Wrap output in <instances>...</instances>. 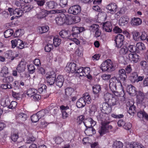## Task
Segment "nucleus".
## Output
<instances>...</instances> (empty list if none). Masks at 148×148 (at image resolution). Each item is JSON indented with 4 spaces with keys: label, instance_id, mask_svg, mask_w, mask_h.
<instances>
[{
    "label": "nucleus",
    "instance_id": "f257e3e1",
    "mask_svg": "<svg viewBox=\"0 0 148 148\" xmlns=\"http://www.w3.org/2000/svg\"><path fill=\"white\" fill-rule=\"evenodd\" d=\"M117 67L110 59H107L101 65L100 69L103 71L111 72L114 71Z\"/></svg>",
    "mask_w": 148,
    "mask_h": 148
},
{
    "label": "nucleus",
    "instance_id": "f03ea898",
    "mask_svg": "<svg viewBox=\"0 0 148 148\" xmlns=\"http://www.w3.org/2000/svg\"><path fill=\"white\" fill-rule=\"evenodd\" d=\"M103 98L106 102H108L112 106L117 105L118 103V100L116 96L109 93H104Z\"/></svg>",
    "mask_w": 148,
    "mask_h": 148
},
{
    "label": "nucleus",
    "instance_id": "7ed1b4c3",
    "mask_svg": "<svg viewBox=\"0 0 148 148\" xmlns=\"http://www.w3.org/2000/svg\"><path fill=\"white\" fill-rule=\"evenodd\" d=\"M109 121H105L101 123V126L99 128L98 132L102 136L109 132V130L112 129V126L109 125Z\"/></svg>",
    "mask_w": 148,
    "mask_h": 148
},
{
    "label": "nucleus",
    "instance_id": "20e7f679",
    "mask_svg": "<svg viewBox=\"0 0 148 148\" xmlns=\"http://www.w3.org/2000/svg\"><path fill=\"white\" fill-rule=\"evenodd\" d=\"M118 85L122 86L121 82L120 81H118L114 78L110 80L109 85L110 89L115 95L118 93V92L116 91L117 86Z\"/></svg>",
    "mask_w": 148,
    "mask_h": 148
},
{
    "label": "nucleus",
    "instance_id": "39448f33",
    "mask_svg": "<svg viewBox=\"0 0 148 148\" xmlns=\"http://www.w3.org/2000/svg\"><path fill=\"white\" fill-rule=\"evenodd\" d=\"M83 122L86 129L85 131V133L88 134V128L90 127L94 126L96 124V122L90 118H88L85 119Z\"/></svg>",
    "mask_w": 148,
    "mask_h": 148
},
{
    "label": "nucleus",
    "instance_id": "423d86ee",
    "mask_svg": "<svg viewBox=\"0 0 148 148\" xmlns=\"http://www.w3.org/2000/svg\"><path fill=\"white\" fill-rule=\"evenodd\" d=\"M127 77L125 70L121 69L118 70V73L116 74V77L114 78L121 82V81H125Z\"/></svg>",
    "mask_w": 148,
    "mask_h": 148
},
{
    "label": "nucleus",
    "instance_id": "0eeeda50",
    "mask_svg": "<svg viewBox=\"0 0 148 148\" xmlns=\"http://www.w3.org/2000/svg\"><path fill=\"white\" fill-rule=\"evenodd\" d=\"M114 39L116 47L120 48L123 45V42L125 40L124 36L121 34H119L115 37Z\"/></svg>",
    "mask_w": 148,
    "mask_h": 148
},
{
    "label": "nucleus",
    "instance_id": "6e6552de",
    "mask_svg": "<svg viewBox=\"0 0 148 148\" xmlns=\"http://www.w3.org/2000/svg\"><path fill=\"white\" fill-rule=\"evenodd\" d=\"M101 108L102 112L107 114L111 113L112 111V106L106 102L102 103Z\"/></svg>",
    "mask_w": 148,
    "mask_h": 148
},
{
    "label": "nucleus",
    "instance_id": "1a4fd4ad",
    "mask_svg": "<svg viewBox=\"0 0 148 148\" xmlns=\"http://www.w3.org/2000/svg\"><path fill=\"white\" fill-rule=\"evenodd\" d=\"M81 7L79 5H75L71 6L68 10V12L74 15H76L80 13Z\"/></svg>",
    "mask_w": 148,
    "mask_h": 148
},
{
    "label": "nucleus",
    "instance_id": "9d476101",
    "mask_svg": "<svg viewBox=\"0 0 148 148\" xmlns=\"http://www.w3.org/2000/svg\"><path fill=\"white\" fill-rule=\"evenodd\" d=\"M136 96V102L138 104H142L144 103L145 95L143 92L138 91L135 94Z\"/></svg>",
    "mask_w": 148,
    "mask_h": 148
},
{
    "label": "nucleus",
    "instance_id": "9b49d317",
    "mask_svg": "<svg viewBox=\"0 0 148 148\" xmlns=\"http://www.w3.org/2000/svg\"><path fill=\"white\" fill-rule=\"evenodd\" d=\"M85 30L84 27H79L76 26H73L72 31L73 33L72 35L74 37H76L77 36V34L82 32Z\"/></svg>",
    "mask_w": 148,
    "mask_h": 148
},
{
    "label": "nucleus",
    "instance_id": "f8f14e48",
    "mask_svg": "<svg viewBox=\"0 0 148 148\" xmlns=\"http://www.w3.org/2000/svg\"><path fill=\"white\" fill-rule=\"evenodd\" d=\"M80 21L79 17L77 16L71 18L69 16H66L65 23L67 25H71L74 23H77Z\"/></svg>",
    "mask_w": 148,
    "mask_h": 148
},
{
    "label": "nucleus",
    "instance_id": "ddd939ff",
    "mask_svg": "<svg viewBox=\"0 0 148 148\" xmlns=\"http://www.w3.org/2000/svg\"><path fill=\"white\" fill-rule=\"evenodd\" d=\"M66 16L64 14H62L61 16L56 17L55 20L57 25H62L65 23Z\"/></svg>",
    "mask_w": 148,
    "mask_h": 148
},
{
    "label": "nucleus",
    "instance_id": "4468645a",
    "mask_svg": "<svg viewBox=\"0 0 148 148\" xmlns=\"http://www.w3.org/2000/svg\"><path fill=\"white\" fill-rule=\"evenodd\" d=\"M18 56V54H16L14 55V53L11 50L7 51L5 53V57L8 59H11V60H13Z\"/></svg>",
    "mask_w": 148,
    "mask_h": 148
},
{
    "label": "nucleus",
    "instance_id": "2eb2a0df",
    "mask_svg": "<svg viewBox=\"0 0 148 148\" xmlns=\"http://www.w3.org/2000/svg\"><path fill=\"white\" fill-rule=\"evenodd\" d=\"M126 91L130 95L132 96H134L137 92L135 87L132 85H130L127 86Z\"/></svg>",
    "mask_w": 148,
    "mask_h": 148
},
{
    "label": "nucleus",
    "instance_id": "dca6fc26",
    "mask_svg": "<svg viewBox=\"0 0 148 148\" xmlns=\"http://www.w3.org/2000/svg\"><path fill=\"white\" fill-rule=\"evenodd\" d=\"M102 28L103 30L107 32H110L112 30V25L110 22L107 21L103 23Z\"/></svg>",
    "mask_w": 148,
    "mask_h": 148
},
{
    "label": "nucleus",
    "instance_id": "f3484780",
    "mask_svg": "<svg viewBox=\"0 0 148 148\" xmlns=\"http://www.w3.org/2000/svg\"><path fill=\"white\" fill-rule=\"evenodd\" d=\"M106 8L112 13H114L117 11V6L115 3H111L107 6Z\"/></svg>",
    "mask_w": 148,
    "mask_h": 148
},
{
    "label": "nucleus",
    "instance_id": "a211bd4d",
    "mask_svg": "<svg viewBox=\"0 0 148 148\" xmlns=\"http://www.w3.org/2000/svg\"><path fill=\"white\" fill-rule=\"evenodd\" d=\"M1 79L2 82L8 83L12 82L14 80V78L11 76H7L6 75H1Z\"/></svg>",
    "mask_w": 148,
    "mask_h": 148
},
{
    "label": "nucleus",
    "instance_id": "6ab92c4d",
    "mask_svg": "<svg viewBox=\"0 0 148 148\" xmlns=\"http://www.w3.org/2000/svg\"><path fill=\"white\" fill-rule=\"evenodd\" d=\"M137 114L139 118L143 119L144 118L148 121V115L144 110H140L137 112Z\"/></svg>",
    "mask_w": 148,
    "mask_h": 148
},
{
    "label": "nucleus",
    "instance_id": "aec40b11",
    "mask_svg": "<svg viewBox=\"0 0 148 148\" xmlns=\"http://www.w3.org/2000/svg\"><path fill=\"white\" fill-rule=\"evenodd\" d=\"M129 20V18L127 16H121L120 18L119 23L121 26H123L127 24Z\"/></svg>",
    "mask_w": 148,
    "mask_h": 148
},
{
    "label": "nucleus",
    "instance_id": "412c9836",
    "mask_svg": "<svg viewBox=\"0 0 148 148\" xmlns=\"http://www.w3.org/2000/svg\"><path fill=\"white\" fill-rule=\"evenodd\" d=\"M25 67L26 65L24 64V63L22 61H21L18 65L16 70L20 73H23L25 71Z\"/></svg>",
    "mask_w": 148,
    "mask_h": 148
},
{
    "label": "nucleus",
    "instance_id": "4be33fe9",
    "mask_svg": "<svg viewBox=\"0 0 148 148\" xmlns=\"http://www.w3.org/2000/svg\"><path fill=\"white\" fill-rule=\"evenodd\" d=\"M64 81V78L62 75L58 76L56 80V84L57 86L61 88L63 85Z\"/></svg>",
    "mask_w": 148,
    "mask_h": 148
},
{
    "label": "nucleus",
    "instance_id": "5701e85b",
    "mask_svg": "<svg viewBox=\"0 0 148 148\" xmlns=\"http://www.w3.org/2000/svg\"><path fill=\"white\" fill-rule=\"evenodd\" d=\"M129 57L130 60L136 63L139 60L140 57L136 53H130Z\"/></svg>",
    "mask_w": 148,
    "mask_h": 148
},
{
    "label": "nucleus",
    "instance_id": "b1692460",
    "mask_svg": "<svg viewBox=\"0 0 148 148\" xmlns=\"http://www.w3.org/2000/svg\"><path fill=\"white\" fill-rule=\"evenodd\" d=\"M142 23V20L139 18L133 17L132 18L131 24L134 25H138Z\"/></svg>",
    "mask_w": 148,
    "mask_h": 148
},
{
    "label": "nucleus",
    "instance_id": "393cba45",
    "mask_svg": "<svg viewBox=\"0 0 148 148\" xmlns=\"http://www.w3.org/2000/svg\"><path fill=\"white\" fill-rule=\"evenodd\" d=\"M46 5L47 8L52 9L55 8L57 6V3L54 1H51L47 2Z\"/></svg>",
    "mask_w": 148,
    "mask_h": 148
},
{
    "label": "nucleus",
    "instance_id": "a878e982",
    "mask_svg": "<svg viewBox=\"0 0 148 148\" xmlns=\"http://www.w3.org/2000/svg\"><path fill=\"white\" fill-rule=\"evenodd\" d=\"M37 93V90L34 88H29L27 92V94L29 97H32L35 94Z\"/></svg>",
    "mask_w": 148,
    "mask_h": 148
},
{
    "label": "nucleus",
    "instance_id": "bb28decb",
    "mask_svg": "<svg viewBox=\"0 0 148 148\" xmlns=\"http://www.w3.org/2000/svg\"><path fill=\"white\" fill-rule=\"evenodd\" d=\"M82 97L86 103L89 104L91 103V98L88 93L86 92L84 94Z\"/></svg>",
    "mask_w": 148,
    "mask_h": 148
},
{
    "label": "nucleus",
    "instance_id": "cd10ccee",
    "mask_svg": "<svg viewBox=\"0 0 148 148\" xmlns=\"http://www.w3.org/2000/svg\"><path fill=\"white\" fill-rule=\"evenodd\" d=\"M17 118L22 121H25L27 118V115L26 114L23 112L19 113L16 116Z\"/></svg>",
    "mask_w": 148,
    "mask_h": 148
},
{
    "label": "nucleus",
    "instance_id": "c85d7f7f",
    "mask_svg": "<svg viewBox=\"0 0 148 148\" xmlns=\"http://www.w3.org/2000/svg\"><path fill=\"white\" fill-rule=\"evenodd\" d=\"M14 33L13 30L11 29H9L6 30L4 33L5 38H8L12 36Z\"/></svg>",
    "mask_w": 148,
    "mask_h": 148
},
{
    "label": "nucleus",
    "instance_id": "c756f323",
    "mask_svg": "<svg viewBox=\"0 0 148 148\" xmlns=\"http://www.w3.org/2000/svg\"><path fill=\"white\" fill-rule=\"evenodd\" d=\"M59 35L62 38L70 39L68 37V32L66 30H63L60 31L59 33Z\"/></svg>",
    "mask_w": 148,
    "mask_h": 148
},
{
    "label": "nucleus",
    "instance_id": "7c9ffc66",
    "mask_svg": "<svg viewBox=\"0 0 148 148\" xmlns=\"http://www.w3.org/2000/svg\"><path fill=\"white\" fill-rule=\"evenodd\" d=\"M23 13V11L20 8H16L14 10V15L16 17H20L22 16Z\"/></svg>",
    "mask_w": 148,
    "mask_h": 148
},
{
    "label": "nucleus",
    "instance_id": "2f4dec72",
    "mask_svg": "<svg viewBox=\"0 0 148 148\" xmlns=\"http://www.w3.org/2000/svg\"><path fill=\"white\" fill-rule=\"evenodd\" d=\"M138 75L136 72H133L130 77V79L131 81L133 83L136 82Z\"/></svg>",
    "mask_w": 148,
    "mask_h": 148
},
{
    "label": "nucleus",
    "instance_id": "473e14b6",
    "mask_svg": "<svg viewBox=\"0 0 148 148\" xmlns=\"http://www.w3.org/2000/svg\"><path fill=\"white\" fill-rule=\"evenodd\" d=\"M123 146V143L119 141H115L112 145V147L114 148H121Z\"/></svg>",
    "mask_w": 148,
    "mask_h": 148
},
{
    "label": "nucleus",
    "instance_id": "72a5a7b5",
    "mask_svg": "<svg viewBox=\"0 0 148 148\" xmlns=\"http://www.w3.org/2000/svg\"><path fill=\"white\" fill-rule=\"evenodd\" d=\"M76 74V76L78 77H80L84 75L83 74V67H80L79 68L77 67V69L76 70V71L75 72Z\"/></svg>",
    "mask_w": 148,
    "mask_h": 148
},
{
    "label": "nucleus",
    "instance_id": "f704fd0d",
    "mask_svg": "<svg viewBox=\"0 0 148 148\" xmlns=\"http://www.w3.org/2000/svg\"><path fill=\"white\" fill-rule=\"evenodd\" d=\"M10 104V101L8 99H6L5 100L3 99L1 100V105L3 107H7L9 108V106Z\"/></svg>",
    "mask_w": 148,
    "mask_h": 148
},
{
    "label": "nucleus",
    "instance_id": "c9c22d12",
    "mask_svg": "<svg viewBox=\"0 0 148 148\" xmlns=\"http://www.w3.org/2000/svg\"><path fill=\"white\" fill-rule=\"evenodd\" d=\"M136 108L135 106L133 104L130 107L128 111V112L131 115L134 116L135 112H136Z\"/></svg>",
    "mask_w": 148,
    "mask_h": 148
},
{
    "label": "nucleus",
    "instance_id": "e433bc0d",
    "mask_svg": "<svg viewBox=\"0 0 148 148\" xmlns=\"http://www.w3.org/2000/svg\"><path fill=\"white\" fill-rule=\"evenodd\" d=\"M49 29V28L48 26L40 27L39 28V32L40 34H42L47 32Z\"/></svg>",
    "mask_w": 148,
    "mask_h": 148
},
{
    "label": "nucleus",
    "instance_id": "4c0bfd02",
    "mask_svg": "<svg viewBox=\"0 0 148 148\" xmlns=\"http://www.w3.org/2000/svg\"><path fill=\"white\" fill-rule=\"evenodd\" d=\"M17 48L21 49L23 48L24 47V43L20 39H17Z\"/></svg>",
    "mask_w": 148,
    "mask_h": 148
},
{
    "label": "nucleus",
    "instance_id": "58836bf2",
    "mask_svg": "<svg viewBox=\"0 0 148 148\" xmlns=\"http://www.w3.org/2000/svg\"><path fill=\"white\" fill-rule=\"evenodd\" d=\"M128 51L131 53H138L136 46L134 45H130L128 46L127 48Z\"/></svg>",
    "mask_w": 148,
    "mask_h": 148
},
{
    "label": "nucleus",
    "instance_id": "ea45409f",
    "mask_svg": "<svg viewBox=\"0 0 148 148\" xmlns=\"http://www.w3.org/2000/svg\"><path fill=\"white\" fill-rule=\"evenodd\" d=\"M93 92L95 94H98L101 90V87L99 85H94L92 87Z\"/></svg>",
    "mask_w": 148,
    "mask_h": 148
},
{
    "label": "nucleus",
    "instance_id": "a19ab883",
    "mask_svg": "<svg viewBox=\"0 0 148 148\" xmlns=\"http://www.w3.org/2000/svg\"><path fill=\"white\" fill-rule=\"evenodd\" d=\"M130 148H145L142 145L136 142H134L132 144H130Z\"/></svg>",
    "mask_w": 148,
    "mask_h": 148
},
{
    "label": "nucleus",
    "instance_id": "79ce46f5",
    "mask_svg": "<svg viewBox=\"0 0 148 148\" xmlns=\"http://www.w3.org/2000/svg\"><path fill=\"white\" fill-rule=\"evenodd\" d=\"M128 51L127 47L124 46L120 49L119 53L120 54L122 55H125L128 53Z\"/></svg>",
    "mask_w": 148,
    "mask_h": 148
},
{
    "label": "nucleus",
    "instance_id": "37998d69",
    "mask_svg": "<svg viewBox=\"0 0 148 148\" xmlns=\"http://www.w3.org/2000/svg\"><path fill=\"white\" fill-rule=\"evenodd\" d=\"M46 79L56 77V75L53 71L48 72L45 75Z\"/></svg>",
    "mask_w": 148,
    "mask_h": 148
},
{
    "label": "nucleus",
    "instance_id": "c03bdc74",
    "mask_svg": "<svg viewBox=\"0 0 148 148\" xmlns=\"http://www.w3.org/2000/svg\"><path fill=\"white\" fill-rule=\"evenodd\" d=\"M53 49V45L52 44L48 43L45 47V50L46 52H50Z\"/></svg>",
    "mask_w": 148,
    "mask_h": 148
},
{
    "label": "nucleus",
    "instance_id": "a18cd8bd",
    "mask_svg": "<svg viewBox=\"0 0 148 148\" xmlns=\"http://www.w3.org/2000/svg\"><path fill=\"white\" fill-rule=\"evenodd\" d=\"M73 91V89L71 88H66L65 90L66 95L67 97L70 96Z\"/></svg>",
    "mask_w": 148,
    "mask_h": 148
},
{
    "label": "nucleus",
    "instance_id": "49530a36",
    "mask_svg": "<svg viewBox=\"0 0 148 148\" xmlns=\"http://www.w3.org/2000/svg\"><path fill=\"white\" fill-rule=\"evenodd\" d=\"M69 64L71 69V73H75L76 71V70L77 69V65L74 63H71Z\"/></svg>",
    "mask_w": 148,
    "mask_h": 148
},
{
    "label": "nucleus",
    "instance_id": "de8ad7c7",
    "mask_svg": "<svg viewBox=\"0 0 148 148\" xmlns=\"http://www.w3.org/2000/svg\"><path fill=\"white\" fill-rule=\"evenodd\" d=\"M61 43V40L58 37H55L53 39L54 45L57 47L60 45Z\"/></svg>",
    "mask_w": 148,
    "mask_h": 148
},
{
    "label": "nucleus",
    "instance_id": "09e8293b",
    "mask_svg": "<svg viewBox=\"0 0 148 148\" xmlns=\"http://www.w3.org/2000/svg\"><path fill=\"white\" fill-rule=\"evenodd\" d=\"M141 68L143 70L146 69L148 67V64L145 60L141 61L140 63Z\"/></svg>",
    "mask_w": 148,
    "mask_h": 148
},
{
    "label": "nucleus",
    "instance_id": "8fccbe9b",
    "mask_svg": "<svg viewBox=\"0 0 148 148\" xmlns=\"http://www.w3.org/2000/svg\"><path fill=\"white\" fill-rule=\"evenodd\" d=\"M136 47L140 50H144L145 49L144 44L142 42L137 43L136 44Z\"/></svg>",
    "mask_w": 148,
    "mask_h": 148
},
{
    "label": "nucleus",
    "instance_id": "3c124183",
    "mask_svg": "<svg viewBox=\"0 0 148 148\" xmlns=\"http://www.w3.org/2000/svg\"><path fill=\"white\" fill-rule=\"evenodd\" d=\"M1 75H6L8 73V68L5 66H4L1 68Z\"/></svg>",
    "mask_w": 148,
    "mask_h": 148
},
{
    "label": "nucleus",
    "instance_id": "603ef678",
    "mask_svg": "<svg viewBox=\"0 0 148 148\" xmlns=\"http://www.w3.org/2000/svg\"><path fill=\"white\" fill-rule=\"evenodd\" d=\"M83 50V48L81 46H79L75 51V53L77 56H81L83 55L82 52Z\"/></svg>",
    "mask_w": 148,
    "mask_h": 148
},
{
    "label": "nucleus",
    "instance_id": "864d4df0",
    "mask_svg": "<svg viewBox=\"0 0 148 148\" xmlns=\"http://www.w3.org/2000/svg\"><path fill=\"white\" fill-rule=\"evenodd\" d=\"M1 88L3 89H6L7 88L12 89V85L8 83L2 84L1 86Z\"/></svg>",
    "mask_w": 148,
    "mask_h": 148
},
{
    "label": "nucleus",
    "instance_id": "5fc2aeb1",
    "mask_svg": "<svg viewBox=\"0 0 148 148\" xmlns=\"http://www.w3.org/2000/svg\"><path fill=\"white\" fill-rule=\"evenodd\" d=\"M18 138V135L17 133H14L11 134V139L13 141H16Z\"/></svg>",
    "mask_w": 148,
    "mask_h": 148
},
{
    "label": "nucleus",
    "instance_id": "6e6d98bb",
    "mask_svg": "<svg viewBox=\"0 0 148 148\" xmlns=\"http://www.w3.org/2000/svg\"><path fill=\"white\" fill-rule=\"evenodd\" d=\"M31 119L33 123H36L40 119L36 114H33L31 117Z\"/></svg>",
    "mask_w": 148,
    "mask_h": 148
},
{
    "label": "nucleus",
    "instance_id": "4d7b16f0",
    "mask_svg": "<svg viewBox=\"0 0 148 148\" xmlns=\"http://www.w3.org/2000/svg\"><path fill=\"white\" fill-rule=\"evenodd\" d=\"M133 36L134 39L135 40H137L139 39L140 36L139 32L136 31L132 32Z\"/></svg>",
    "mask_w": 148,
    "mask_h": 148
},
{
    "label": "nucleus",
    "instance_id": "13d9d810",
    "mask_svg": "<svg viewBox=\"0 0 148 148\" xmlns=\"http://www.w3.org/2000/svg\"><path fill=\"white\" fill-rule=\"evenodd\" d=\"M33 8V6L32 5H26L23 8V11H24L25 12H29Z\"/></svg>",
    "mask_w": 148,
    "mask_h": 148
},
{
    "label": "nucleus",
    "instance_id": "bf43d9fd",
    "mask_svg": "<svg viewBox=\"0 0 148 148\" xmlns=\"http://www.w3.org/2000/svg\"><path fill=\"white\" fill-rule=\"evenodd\" d=\"M47 86L43 84L37 90V92H38L40 93H42L43 91L45 92L46 90Z\"/></svg>",
    "mask_w": 148,
    "mask_h": 148
},
{
    "label": "nucleus",
    "instance_id": "052dcab7",
    "mask_svg": "<svg viewBox=\"0 0 148 148\" xmlns=\"http://www.w3.org/2000/svg\"><path fill=\"white\" fill-rule=\"evenodd\" d=\"M90 113H95L97 110L96 106L95 105H90Z\"/></svg>",
    "mask_w": 148,
    "mask_h": 148
},
{
    "label": "nucleus",
    "instance_id": "680f3d73",
    "mask_svg": "<svg viewBox=\"0 0 148 148\" xmlns=\"http://www.w3.org/2000/svg\"><path fill=\"white\" fill-rule=\"evenodd\" d=\"M12 95L13 97L16 99V100H19L20 98V93L19 92H16L13 91L12 92Z\"/></svg>",
    "mask_w": 148,
    "mask_h": 148
},
{
    "label": "nucleus",
    "instance_id": "e2e57ef3",
    "mask_svg": "<svg viewBox=\"0 0 148 148\" xmlns=\"http://www.w3.org/2000/svg\"><path fill=\"white\" fill-rule=\"evenodd\" d=\"M90 72V68L89 67H86L84 69L83 68V76H86V75H89Z\"/></svg>",
    "mask_w": 148,
    "mask_h": 148
},
{
    "label": "nucleus",
    "instance_id": "0e129e2a",
    "mask_svg": "<svg viewBox=\"0 0 148 148\" xmlns=\"http://www.w3.org/2000/svg\"><path fill=\"white\" fill-rule=\"evenodd\" d=\"M17 105V103L16 102L14 101H12L11 103H10L9 108V109H13L16 108Z\"/></svg>",
    "mask_w": 148,
    "mask_h": 148
},
{
    "label": "nucleus",
    "instance_id": "69168bd1",
    "mask_svg": "<svg viewBox=\"0 0 148 148\" xmlns=\"http://www.w3.org/2000/svg\"><path fill=\"white\" fill-rule=\"evenodd\" d=\"M56 77L52 78H49L46 79L47 83L50 85H52L56 81Z\"/></svg>",
    "mask_w": 148,
    "mask_h": 148
},
{
    "label": "nucleus",
    "instance_id": "338daca9",
    "mask_svg": "<svg viewBox=\"0 0 148 148\" xmlns=\"http://www.w3.org/2000/svg\"><path fill=\"white\" fill-rule=\"evenodd\" d=\"M35 68L33 64H30L28 67V70L30 72V73H34L35 70Z\"/></svg>",
    "mask_w": 148,
    "mask_h": 148
},
{
    "label": "nucleus",
    "instance_id": "774afa93",
    "mask_svg": "<svg viewBox=\"0 0 148 148\" xmlns=\"http://www.w3.org/2000/svg\"><path fill=\"white\" fill-rule=\"evenodd\" d=\"M40 119L43 117L45 115V111L44 110H42L37 112L36 114Z\"/></svg>",
    "mask_w": 148,
    "mask_h": 148
}]
</instances>
